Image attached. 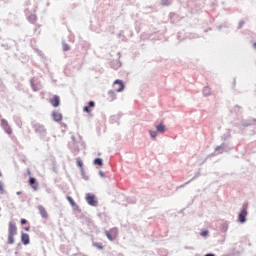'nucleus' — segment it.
Here are the masks:
<instances>
[{
    "label": "nucleus",
    "mask_w": 256,
    "mask_h": 256,
    "mask_svg": "<svg viewBox=\"0 0 256 256\" xmlns=\"http://www.w3.org/2000/svg\"><path fill=\"white\" fill-rule=\"evenodd\" d=\"M105 235L109 241H115L117 235H119V230L117 228H111L110 230L105 231Z\"/></svg>",
    "instance_id": "f257e3e1"
},
{
    "label": "nucleus",
    "mask_w": 256,
    "mask_h": 256,
    "mask_svg": "<svg viewBox=\"0 0 256 256\" xmlns=\"http://www.w3.org/2000/svg\"><path fill=\"white\" fill-rule=\"evenodd\" d=\"M86 201H87L88 205H91V207H97V205L99 203L97 201V199L95 198V195H93L91 193L86 194Z\"/></svg>",
    "instance_id": "f03ea898"
},
{
    "label": "nucleus",
    "mask_w": 256,
    "mask_h": 256,
    "mask_svg": "<svg viewBox=\"0 0 256 256\" xmlns=\"http://www.w3.org/2000/svg\"><path fill=\"white\" fill-rule=\"evenodd\" d=\"M1 126L3 127L5 133H7L8 135H11L13 133V129H11V126H9V122H7V120L2 119Z\"/></svg>",
    "instance_id": "7ed1b4c3"
},
{
    "label": "nucleus",
    "mask_w": 256,
    "mask_h": 256,
    "mask_svg": "<svg viewBox=\"0 0 256 256\" xmlns=\"http://www.w3.org/2000/svg\"><path fill=\"white\" fill-rule=\"evenodd\" d=\"M114 88H115V91H117V93H121V91H123V89H125V84H123V81H121V80H115Z\"/></svg>",
    "instance_id": "20e7f679"
},
{
    "label": "nucleus",
    "mask_w": 256,
    "mask_h": 256,
    "mask_svg": "<svg viewBox=\"0 0 256 256\" xmlns=\"http://www.w3.org/2000/svg\"><path fill=\"white\" fill-rule=\"evenodd\" d=\"M8 235H17V225H15L13 222L9 223Z\"/></svg>",
    "instance_id": "39448f33"
},
{
    "label": "nucleus",
    "mask_w": 256,
    "mask_h": 256,
    "mask_svg": "<svg viewBox=\"0 0 256 256\" xmlns=\"http://www.w3.org/2000/svg\"><path fill=\"white\" fill-rule=\"evenodd\" d=\"M49 101L54 107H59V105L61 104V99L57 95H54Z\"/></svg>",
    "instance_id": "423d86ee"
},
{
    "label": "nucleus",
    "mask_w": 256,
    "mask_h": 256,
    "mask_svg": "<svg viewBox=\"0 0 256 256\" xmlns=\"http://www.w3.org/2000/svg\"><path fill=\"white\" fill-rule=\"evenodd\" d=\"M247 217V209H242L238 215V219L240 223H245V218Z\"/></svg>",
    "instance_id": "0eeeda50"
},
{
    "label": "nucleus",
    "mask_w": 256,
    "mask_h": 256,
    "mask_svg": "<svg viewBox=\"0 0 256 256\" xmlns=\"http://www.w3.org/2000/svg\"><path fill=\"white\" fill-rule=\"evenodd\" d=\"M38 211L43 219H47L49 217V214L47 213V210L43 206H38Z\"/></svg>",
    "instance_id": "6e6552de"
},
{
    "label": "nucleus",
    "mask_w": 256,
    "mask_h": 256,
    "mask_svg": "<svg viewBox=\"0 0 256 256\" xmlns=\"http://www.w3.org/2000/svg\"><path fill=\"white\" fill-rule=\"evenodd\" d=\"M52 117H53L54 121H56L57 123H59V121H63V114H61L59 112H53Z\"/></svg>",
    "instance_id": "1a4fd4ad"
},
{
    "label": "nucleus",
    "mask_w": 256,
    "mask_h": 256,
    "mask_svg": "<svg viewBox=\"0 0 256 256\" xmlns=\"http://www.w3.org/2000/svg\"><path fill=\"white\" fill-rule=\"evenodd\" d=\"M21 241H22L23 245H29V243H30L29 234L23 233L21 236Z\"/></svg>",
    "instance_id": "9d476101"
},
{
    "label": "nucleus",
    "mask_w": 256,
    "mask_h": 256,
    "mask_svg": "<svg viewBox=\"0 0 256 256\" xmlns=\"http://www.w3.org/2000/svg\"><path fill=\"white\" fill-rule=\"evenodd\" d=\"M165 126L163 125V123H160L159 125L156 126V130L158 131V133H165Z\"/></svg>",
    "instance_id": "9b49d317"
},
{
    "label": "nucleus",
    "mask_w": 256,
    "mask_h": 256,
    "mask_svg": "<svg viewBox=\"0 0 256 256\" xmlns=\"http://www.w3.org/2000/svg\"><path fill=\"white\" fill-rule=\"evenodd\" d=\"M66 199H67V201L70 203L71 207H76V208L79 207V206L77 205V203H75V200H73V199L71 198V196H67Z\"/></svg>",
    "instance_id": "f8f14e48"
},
{
    "label": "nucleus",
    "mask_w": 256,
    "mask_h": 256,
    "mask_svg": "<svg viewBox=\"0 0 256 256\" xmlns=\"http://www.w3.org/2000/svg\"><path fill=\"white\" fill-rule=\"evenodd\" d=\"M15 235L12 234H8V244L9 245H13V243H15Z\"/></svg>",
    "instance_id": "ddd939ff"
},
{
    "label": "nucleus",
    "mask_w": 256,
    "mask_h": 256,
    "mask_svg": "<svg viewBox=\"0 0 256 256\" xmlns=\"http://www.w3.org/2000/svg\"><path fill=\"white\" fill-rule=\"evenodd\" d=\"M94 165H99V167H103V160L101 158H96L94 160Z\"/></svg>",
    "instance_id": "4468645a"
},
{
    "label": "nucleus",
    "mask_w": 256,
    "mask_h": 256,
    "mask_svg": "<svg viewBox=\"0 0 256 256\" xmlns=\"http://www.w3.org/2000/svg\"><path fill=\"white\" fill-rule=\"evenodd\" d=\"M76 163H77V166L80 167V169H83V161L81 159L78 158Z\"/></svg>",
    "instance_id": "2eb2a0df"
},
{
    "label": "nucleus",
    "mask_w": 256,
    "mask_h": 256,
    "mask_svg": "<svg viewBox=\"0 0 256 256\" xmlns=\"http://www.w3.org/2000/svg\"><path fill=\"white\" fill-rule=\"evenodd\" d=\"M93 246L96 247L97 249L103 250V244L101 243H94Z\"/></svg>",
    "instance_id": "dca6fc26"
},
{
    "label": "nucleus",
    "mask_w": 256,
    "mask_h": 256,
    "mask_svg": "<svg viewBox=\"0 0 256 256\" xmlns=\"http://www.w3.org/2000/svg\"><path fill=\"white\" fill-rule=\"evenodd\" d=\"M37 183V180L35 178H30L29 179V184L30 185H35Z\"/></svg>",
    "instance_id": "f3484780"
},
{
    "label": "nucleus",
    "mask_w": 256,
    "mask_h": 256,
    "mask_svg": "<svg viewBox=\"0 0 256 256\" xmlns=\"http://www.w3.org/2000/svg\"><path fill=\"white\" fill-rule=\"evenodd\" d=\"M150 136L152 137V139H155L157 137V132L155 131H150Z\"/></svg>",
    "instance_id": "a211bd4d"
},
{
    "label": "nucleus",
    "mask_w": 256,
    "mask_h": 256,
    "mask_svg": "<svg viewBox=\"0 0 256 256\" xmlns=\"http://www.w3.org/2000/svg\"><path fill=\"white\" fill-rule=\"evenodd\" d=\"M83 111H84L85 113H91V109H89V106H85V107L83 108Z\"/></svg>",
    "instance_id": "6ab92c4d"
},
{
    "label": "nucleus",
    "mask_w": 256,
    "mask_h": 256,
    "mask_svg": "<svg viewBox=\"0 0 256 256\" xmlns=\"http://www.w3.org/2000/svg\"><path fill=\"white\" fill-rule=\"evenodd\" d=\"M88 105H89V107H95V103H94L93 101H90V102L88 103Z\"/></svg>",
    "instance_id": "aec40b11"
},
{
    "label": "nucleus",
    "mask_w": 256,
    "mask_h": 256,
    "mask_svg": "<svg viewBox=\"0 0 256 256\" xmlns=\"http://www.w3.org/2000/svg\"><path fill=\"white\" fill-rule=\"evenodd\" d=\"M63 49L64 51H69V45H64Z\"/></svg>",
    "instance_id": "412c9836"
},
{
    "label": "nucleus",
    "mask_w": 256,
    "mask_h": 256,
    "mask_svg": "<svg viewBox=\"0 0 256 256\" xmlns=\"http://www.w3.org/2000/svg\"><path fill=\"white\" fill-rule=\"evenodd\" d=\"M27 223V220L26 219H22L21 220V225H25Z\"/></svg>",
    "instance_id": "4be33fe9"
},
{
    "label": "nucleus",
    "mask_w": 256,
    "mask_h": 256,
    "mask_svg": "<svg viewBox=\"0 0 256 256\" xmlns=\"http://www.w3.org/2000/svg\"><path fill=\"white\" fill-rule=\"evenodd\" d=\"M207 233H208L207 231H202L201 232L202 237H205L207 235Z\"/></svg>",
    "instance_id": "5701e85b"
},
{
    "label": "nucleus",
    "mask_w": 256,
    "mask_h": 256,
    "mask_svg": "<svg viewBox=\"0 0 256 256\" xmlns=\"http://www.w3.org/2000/svg\"><path fill=\"white\" fill-rule=\"evenodd\" d=\"M38 129H42V131H45V128L43 126H38Z\"/></svg>",
    "instance_id": "b1692460"
},
{
    "label": "nucleus",
    "mask_w": 256,
    "mask_h": 256,
    "mask_svg": "<svg viewBox=\"0 0 256 256\" xmlns=\"http://www.w3.org/2000/svg\"><path fill=\"white\" fill-rule=\"evenodd\" d=\"M204 256H215L214 254H206Z\"/></svg>",
    "instance_id": "393cba45"
},
{
    "label": "nucleus",
    "mask_w": 256,
    "mask_h": 256,
    "mask_svg": "<svg viewBox=\"0 0 256 256\" xmlns=\"http://www.w3.org/2000/svg\"><path fill=\"white\" fill-rule=\"evenodd\" d=\"M33 189H35V191H37V186H33Z\"/></svg>",
    "instance_id": "a878e982"
},
{
    "label": "nucleus",
    "mask_w": 256,
    "mask_h": 256,
    "mask_svg": "<svg viewBox=\"0 0 256 256\" xmlns=\"http://www.w3.org/2000/svg\"><path fill=\"white\" fill-rule=\"evenodd\" d=\"M26 231H29V228H26Z\"/></svg>",
    "instance_id": "bb28decb"
},
{
    "label": "nucleus",
    "mask_w": 256,
    "mask_h": 256,
    "mask_svg": "<svg viewBox=\"0 0 256 256\" xmlns=\"http://www.w3.org/2000/svg\"><path fill=\"white\" fill-rule=\"evenodd\" d=\"M254 47L256 48V43L254 44Z\"/></svg>",
    "instance_id": "cd10ccee"
},
{
    "label": "nucleus",
    "mask_w": 256,
    "mask_h": 256,
    "mask_svg": "<svg viewBox=\"0 0 256 256\" xmlns=\"http://www.w3.org/2000/svg\"><path fill=\"white\" fill-rule=\"evenodd\" d=\"M0 177H1V172H0Z\"/></svg>",
    "instance_id": "c85d7f7f"
}]
</instances>
